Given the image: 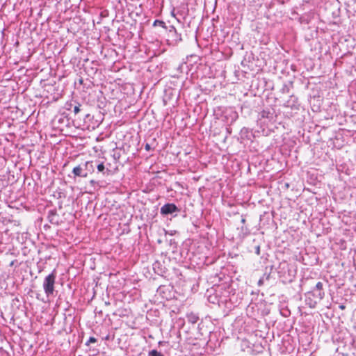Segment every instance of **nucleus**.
I'll return each instance as SVG.
<instances>
[{
    "label": "nucleus",
    "instance_id": "nucleus-8",
    "mask_svg": "<svg viewBox=\"0 0 356 356\" xmlns=\"http://www.w3.org/2000/svg\"><path fill=\"white\" fill-rule=\"evenodd\" d=\"M97 339L95 337H90L88 341L86 343V345L89 346L90 343H95Z\"/></svg>",
    "mask_w": 356,
    "mask_h": 356
},
{
    "label": "nucleus",
    "instance_id": "nucleus-10",
    "mask_svg": "<svg viewBox=\"0 0 356 356\" xmlns=\"http://www.w3.org/2000/svg\"><path fill=\"white\" fill-rule=\"evenodd\" d=\"M79 106H80V104H78L77 105H76V106L74 107V110H73V111H74V114H77V113H79V111H80Z\"/></svg>",
    "mask_w": 356,
    "mask_h": 356
},
{
    "label": "nucleus",
    "instance_id": "nucleus-2",
    "mask_svg": "<svg viewBox=\"0 0 356 356\" xmlns=\"http://www.w3.org/2000/svg\"><path fill=\"white\" fill-rule=\"evenodd\" d=\"M88 165L92 167V161H87L83 165H79L74 167L72 170V173L75 177H87Z\"/></svg>",
    "mask_w": 356,
    "mask_h": 356
},
{
    "label": "nucleus",
    "instance_id": "nucleus-4",
    "mask_svg": "<svg viewBox=\"0 0 356 356\" xmlns=\"http://www.w3.org/2000/svg\"><path fill=\"white\" fill-rule=\"evenodd\" d=\"M314 290L318 291V295L315 296L316 299L322 300L325 296V293L323 291V283L321 282H317Z\"/></svg>",
    "mask_w": 356,
    "mask_h": 356
},
{
    "label": "nucleus",
    "instance_id": "nucleus-16",
    "mask_svg": "<svg viewBox=\"0 0 356 356\" xmlns=\"http://www.w3.org/2000/svg\"><path fill=\"white\" fill-rule=\"evenodd\" d=\"M339 308L343 310L346 308V307L343 305H339Z\"/></svg>",
    "mask_w": 356,
    "mask_h": 356
},
{
    "label": "nucleus",
    "instance_id": "nucleus-5",
    "mask_svg": "<svg viewBox=\"0 0 356 356\" xmlns=\"http://www.w3.org/2000/svg\"><path fill=\"white\" fill-rule=\"evenodd\" d=\"M320 300L314 299L313 297H311L310 299L308 298L307 293L306 294V302L307 304L312 308L314 307L317 303L318 301Z\"/></svg>",
    "mask_w": 356,
    "mask_h": 356
},
{
    "label": "nucleus",
    "instance_id": "nucleus-9",
    "mask_svg": "<svg viewBox=\"0 0 356 356\" xmlns=\"http://www.w3.org/2000/svg\"><path fill=\"white\" fill-rule=\"evenodd\" d=\"M105 169L104 165L103 163H101L97 165V170L99 172H104Z\"/></svg>",
    "mask_w": 356,
    "mask_h": 356
},
{
    "label": "nucleus",
    "instance_id": "nucleus-14",
    "mask_svg": "<svg viewBox=\"0 0 356 356\" xmlns=\"http://www.w3.org/2000/svg\"><path fill=\"white\" fill-rule=\"evenodd\" d=\"M159 24H163V22H161V21H159V20H155V22H154V25H156V24H159Z\"/></svg>",
    "mask_w": 356,
    "mask_h": 356
},
{
    "label": "nucleus",
    "instance_id": "nucleus-13",
    "mask_svg": "<svg viewBox=\"0 0 356 356\" xmlns=\"http://www.w3.org/2000/svg\"><path fill=\"white\" fill-rule=\"evenodd\" d=\"M159 24H163V22H161V21H159V20H155V22H154V25H156V24H159Z\"/></svg>",
    "mask_w": 356,
    "mask_h": 356
},
{
    "label": "nucleus",
    "instance_id": "nucleus-6",
    "mask_svg": "<svg viewBox=\"0 0 356 356\" xmlns=\"http://www.w3.org/2000/svg\"><path fill=\"white\" fill-rule=\"evenodd\" d=\"M148 356H163L160 352L156 350H152L149 352Z\"/></svg>",
    "mask_w": 356,
    "mask_h": 356
},
{
    "label": "nucleus",
    "instance_id": "nucleus-15",
    "mask_svg": "<svg viewBox=\"0 0 356 356\" xmlns=\"http://www.w3.org/2000/svg\"><path fill=\"white\" fill-rule=\"evenodd\" d=\"M90 170H93V166L92 165V167L90 165L88 166V171H90Z\"/></svg>",
    "mask_w": 356,
    "mask_h": 356
},
{
    "label": "nucleus",
    "instance_id": "nucleus-7",
    "mask_svg": "<svg viewBox=\"0 0 356 356\" xmlns=\"http://www.w3.org/2000/svg\"><path fill=\"white\" fill-rule=\"evenodd\" d=\"M316 295H318V291H314L313 290V291H311V292H308L307 293V296H308V298L310 299L311 297H313L314 299H315V296Z\"/></svg>",
    "mask_w": 356,
    "mask_h": 356
},
{
    "label": "nucleus",
    "instance_id": "nucleus-11",
    "mask_svg": "<svg viewBox=\"0 0 356 356\" xmlns=\"http://www.w3.org/2000/svg\"><path fill=\"white\" fill-rule=\"evenodd\" d=\"M72 104L71 102H67L65 105V108L67 110H70L72 108Z\"/></svg>",
    "mask_w": 356,
    "mask_h": 356
},
{
    "label": "nucleus",
    "instance_id": "nucleus-3",
    "mask_svg": "<svg viewBox=\"0 0 356 356\" xmlns=\"http://www.w3.org/2000/svg\"><path fill=\"white\" fill-rule=\"evenodd\" d=\"M179 211L177 207L172 203H168L164 204L161 208V213L163 215L172 214L174 212Z\"/></svg>",
    "mask_w": 356,
    "mask_h": 356
},
{
    "label": "nucleus",
    "instance_id": "nucleus-1",
    "mask_svg": "<svg viewBox=\"0 0 356 356\" xmlns=\"http://www.w3.org/2000/svg\"><path fill=\"white\" fill-rule=\"evenodd\" d=\"M56 277V270H54L51 273L45 277L42 286L44 293L47 297L53 295L54 292Z\"/></svg>",
    "mask_w": 356,
    "mask_h": 356
},
{
    "label": "nucleus",
    "instance_id": "nucleus-12",
    "mask_svg": "<svg viewBox=\"0 0 356 356\" xmlns=\"http://www.w3.org/2000/svg\"><path fill=\"white\" fill-rule=\"evenodd\" d=\"M145 149L147 150V151H149L151 149V146L149 144L147 143L145 146Z\"/></svg>",
    "mask_w": 356,
    "mask_h": 356
}]
</instances>
